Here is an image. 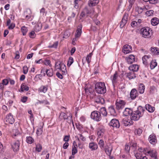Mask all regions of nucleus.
I'll list each match as a JSON object with an SVG mask.
<instances>
[{"instance_id":"obj_1","label":"nucleus","mask_w":159,"mask_h":159,"mask_svg":"<svg viewBox=\"0 0 159 159\" xmlns=\"http://www.w3.org/2000/svg\"><path fill=\"white\" fill-rule=\"evenodd\" d=\"M145 109L141 107H139L137 110L132 111L130 115V119L134 121H137L143 115Z\"/></svg>"},{"instance_id":"obj_17","label":"nucleus","mask_w":159,"mask_h":159,"mask_svg":"<svg viewBox=\"0 0 159 159\" xmlns=\"http://www.w3.org/2000/svg\"><path fill=\"white\" fill-rule=\"evenodd\" d=\"M126 60L128 64H131L135 61V57L134 55H130L126 58Z\"/></svg>"},{"instance_id":"obj_36","label":"nucleus","mask_w":159,"mask_h":159,"mask_svg":"<svg viewBox=\"0 0 159 159\" xmlns=\"http://www.w3.org/2000/svg\"><path fill=\"white\" fill-rule=\"evenodd\" d=\"M157 65V63L155 60H152L150 64V67L151 69H153Z\"/></svg>"},{"instance_id":"obj_61","label":"nucleus","mask_w":159,"mask_h":159,"mask_svg":"<svg viewBox=\"0 0 159 159\" xmlns=\"http://www.w3.org/2000/svg\"><path fill=\"white\" fill-rule=\"evenodd\" d=\"M44 64L46 65H49L50 66H51V65L50 64V61L48 60H45L43 62Z\"/></svg>"},{"instance_id":"obj_50","label":"nucleus","mask_w":159,"mask_h":159,"mask_svg":"<svg viewBox=\"0 0 159 159\" xmlns=\"http://www.w3.org/2000/svg\"><path fill=\"white\" fill-rule=\"evenodd\" d=\"M36 133L39 136L42 134L43 133V127L38 129L36 131Z\"/></svg>"},{"instance_id":"obj_14","label":"nucleus","mask_w":159,"mask_h":159,"mask_svg":"<svg viewBox=\"0 0 159 159\" xmlns=\"http://www.w3.org/2000/svg\"><path fill=\"white\" fill-rule=\"evenodd\" d=\"M116 104L117 108L119 110L124 108L125 104V102L123 100H120L116 102Z\"/></svg>"},{"instance_id":"obj_24","label":"nucleus","mask_w":159,"mask_h":159,"mask_svg":"<svg viewBox=\"0 0 159 159\" xmlns=\"http://www.w3.org/2000/svg\"><path fill=\"white\" fill-rule=\"evenodd\" d=\"M132 110L130 108H126L123 112V115L125 116H128L131 114L132 112Z\"/></svg>"},{"instance_id":"obj_55","label":"nucleus","mask_w":159,"mask_h":159,"mask_svg":"<svg viewBox=\"0 0 159 159\" xmlns=\"http://www.w3.org/2000/svg\"><path fill=\"white\" fill-rule=\"evenodd\" d=\"M135 156L136 157L137 159H142V155L140 153L137 152L136 153L135 155Z\"/></svg>"},{"instance_id":"obj_53","label":"nucleus","mask_w":159,"mask_h":159,"mask_svg":"<svg viewBox=\"0 0 159 159\" xmlns=\"http://www.w3.org/2000/svg\"><path fill=\"white\" fill-rule=\"evenodd\" d=\"M153 11L152 10H150L147 11L146 13V15L148 16H152L153 13Z\"/></svg>"},{"instance_id":"obj_3","label":"nucleus","mask_w":159,"mask_h":159,"mask_svg":"<svg viewBox=\"0 0 159 159\" xmlns=\"http://www.w3.org/2000/svg\"><path fill=\"white\" fill-rule=\"evenodd\" d=\"M152 30L148 27L143 28L140 30V33L143 37L149 38L152 35Z\"/></svg>"},{"instance_id":"obj_38","label":"nucleus","mask_w":159,"mask_h":159,"mask_svg":"<svg viewBox=\"0 0 159 159\" xmlns=\"http://www.w3.org/2000/svg\"><path fill=\"white\" fill-rule=\"evenodd\" d=\"M100 114L101 113L103 116H105L107 115V112L106 111V108L104 107H102L100 108Z\"/></svg>"},{"instance_id":"obj_33","label":"nucleus","mask_w":159,"mask_h":159,"mask_svg":"<svg viewBox=\"0 0 159 159\" xmlns=\"http://www.w3.org/2000/svg\"><path fill=\"white\" fill-rule=\"evenodd\" d=\"M151 51L154 55H159V49L157 48H152Z\"/></svg>"},{"instance_id":"obj_26","label":"nucleus","mask_w":159,"mask_h":159,"mask_svg":"<svg viewBox=\"0 0 159 159\" xmlns=\"http://www.w3.org/2000/svg\"><path fill=\"white\" fill-rule=\"evenodd\" d=\"M145 108L146 109L150 112H153L155 110V108L154 107H152L149 104L146 105Z\"/></svg>"},{"instance_id":"obj_42","label":"nucleus","mask_w":159,"mask_h":159,"mask_svg":"<svg viewBox=\"0 0 159 159\" xmlns=\"http://www.w3.org/2000/svg\"><path fill=\"white\" fill-rule=\"evenodd\" d=\"M84 9V11H85L86 14L88 15L93 14L94 11L92 9H89L86 7Z\"/></svg>"},{"instance_id":"obj_22","label":"nucleus","mask_w":159,"mask_h":159,"mask_svg":"<svg viewBox=\"0 0 159 159\" xmlns=\"http://www.w3.org/2000/svg\"><path fill=\"white\" fill-rule=\"evenodd\" d=\"M99 2L98 0H90L88 2V5L89 7H93L96 5Z\"/></svg>"},{"instance_id":"obj_39","label":"nucleus","mask_w":159,"mask_h":159,"mask_svg":"<svg viewBox=\"0 0 159 159\" xmlns=\"http://www.w3.org/2000/svg\"><path fill=\"white\" fill-rule=\"evenodd\" d=\"M21 89L22 92L24 91H28L29 89V87L25 84H22L21 86Z\"/></svg>"},{"instance_id":"obj_23","label":"nucleus","mask_w":159,"mask_h":159,"mask_svg":"<svg viewBox=\"0 0 159 159\" xmlns=\"http://www.w3.org/2000/svg\"><path fill=\"white\" fill-rule=\"evenodd\" d=\"M145 87L143 84H140L139 85L138 91L140 94L143 93L144 92Z\"/></svg>"},{"instance_id":"obj_31","label":"nucleus","mask_w":159,"mask_h":159,"mask_svg":"<svg viewBox=\"0 0 159 159\" xmlns=\"http://www.w3.org/2000/svg\"><path fill=\"white\" fill-rule=\"evenodd\" d=\"M41 24L40 23H38L35 25L34 28V30L35 31L38 32L41 29Z\"/></svg>"},{"instance_id":"obj_13","label":"nucleus","mask_w":159,"mask_h":159,"mask_svg":"<svg viewBox=\"0 0 159 159\" xmlns=\"http://www.w3.org/2000/svg\"><path fill=\"white\" fill-rule=\"evenodd\" d=\"M128 17V14H125L124 15L122 20L120 23V27L121 28H123L127 22Z\"/></svg>"},{"instance_id":"obj_46","label":"nucleus","mask_w":159,"mask_h":159,"mask_svg":"<svg viewBox=\"0 0 159 159\" xmlns=\"http://www.w3.org/2000/svg\"><path fill=\"white\" fill-rule=\"evenodd\" d=\"M21 30L23 35H25L28 31V29L25 26H23L21 28Z\"/></svg>"},{"instance_id":"obj_60","label":"nucleus","mask_w":159,"mask_h":159,"mask_svg":"<svg viewBox=\"0 0 159 159\" xmlns=\"http://www.w3.org/2000/svg\"><path fill=\"white\" fill-rule=\"evenodd\" d=\"M70 138V135H65L64 136V138H63V141L66 142H67L69 140Z\"/></svg>"},{"instance_id":"obj_20","label":"nucleus","mask_w":159,"mask_h":159,"mask_svg":"<svg viewBox=\"0 0 159 159\" xmlns=\"http://www.w3.org/2000/svg\"><path fill=\"white\" fill-rule=\"evenodd\" d=\"M93 55L92 53H90L88 54L86 57H84L82 60V61L84 63V60H85L86 61H87L88 63L89 64L91 62V58Z\"/></svg>"},{"instance_id":"obj_9","label":"nucleus","mask_w":159,"mask_h":159,"mask_svg":"<svg viewBox=\"0 0 159 159\" xmlns=\"http://www.w3.org/2000/svg\"><path fill=\"white\" fill-rule=\"evenodd\" d=\"M122 123L125 126H129L133 124V120L127 118L123 119L122 121Z\"/></svg>"},{"instance_id":"obj_19","label":"nucleus","mask_w":159,"mask_h":159,"mask_svg":"<svg viewBox=\"0 0 159 159\" xmlns=\"http://www.w3.org/2000/svg\"><path fill=\"white\" fill-rule=\"evenodd\" d=\"M73 146L72 150V155H75L78 152L77 146L75 141H74L73 143Z\"/></svg>"},{"instance_id":"obj_12","label":"nucleus","mask_w":159,"mask_h":159,"mask_svg":"<svg viewBox=\"0 0 159 159\" xmlns=\"http://www.w3.org/2000/svg\"><path fill=\"white\" fill-rule=\"evenodd\" d=\"M130 95L132 99H135L138 95L137 90L135 89H133L130 92Z\"/></svg>"},{"instance_id":"obj_4","label":"nucleus","mask_w":159,"mask_h":159,"mask_svg":"<svg viewBox=\"0 0 159 159\" xmlns=\"http://www.w3.org/2000/svg\"><path fill=\"white\" fill-rule=\"evenodd\" d=\"M91 118L94 120L99 121L102 119V116L99 111H94L91 112Z\"/></svg>"},{"instance_id":"obj_52","label":"nucleus","mask_w":159,"mask_h":159,"mask_svg":"<svg viewBox=\"0 0 159 159\" xmlns=\"http://www.w3.org/2000/svg\"><path fill=\"white\" fill-rule=\"evenodd\" d=\"M98 144L101 148H103L104 147V142L102 139H100L98 143Z\"/></svg>"},{"instance_id":"obj_10","label":"nucleus","mask_w":159,"mask_h":159,"mask_svg":"<svg viewBox=\"0 0 159 159\" xmlns=\"http://www.w3.org/2000/svg\"><path fill=\"white\" fill-rule=\"evenodd\" d=\"M20 141L17 140L12 143L11 144V147L14 152L18 151L20 147Z\"/></svg>"},{"instance_id":"obj_21","label":"nucleus","mask_w":159,"mask_h":159,"mask_svg":"<svg viewBox=\"0 0 159 159\" xmlns=\"http://www.w3.org/2000/svg\"><path fill=\"white\" fill-rule=\"evenodd\" d=\"M139 66L138 65L136 64H134L129 66V69L130 70L132 71L133 72L134 71H137L139 70Z\"/></svg>"},{"instance_id":"obj_6","label":"nucleus","mask_w":159,"mask_h":159,"mask_svg":"<svg viewBox=\"0 0 159 159\" xmlns=\"http://www.w3.org/2000/svg\"><path fill=\"white\" fill-rule=\"evenodd\" d=\"M109 125L113 128H118L120 127V124L119 120L116 119H113L110 122Z\"/></svg>"},{"instance_id":"obj_28","label":"nucleus","mask_w":159,"mask_h":159,"mask_svg":"<svg viewBox=\"0 0 159 159\" xmlns=\"http://www.w3.org/2000/svg\"><path fill=\"white\" fill-rule=\"evenodd\" d=\"M126 76L129 80L133 79L136 77V76L134 72H129L126 73Z\"/></svg>"},{"instance_id":"obj_25","label":"nucleus","mask_w":159,"mask_h":159,"mask_svg":"<svg viewBox=\"0 0 159 159\" xmlns=\"http://www.w3.org/2000/svg\"><path fill=\"white\" fill-rule=\"evenodd\" d=\"M159 23V19L157 17H154L151 20V23L152 25L156 26Z\"/></svg>"},{"instance_id":"obj_56","label":"nucleus","mask_w":159,"mask_h":159,"mask_svg":"<svg viewBox=\"0 0 159 159\" xmlns=\"http://www.w3.org/2000/svg\"><path fill=\"white\" fill-rule=\"evenodd\" d=\"M11 94V92L6 91L5 92L4 95L5 97H8L10 96V95Z\"/></svg>"},{"instance_id":"obj_58","label":"nucleus","mask_w":159,"mask_h":159,"mask_svg":"<svg viewBox=\"0 0 159 159\" xmlns=\"http://www.w3.org/2000/svg\"><path fill=\"white\" fill-rule=\"evenodd\" d=\"M79 135V137H77L78 139L79 140V139H80L83 141H85L86 140V138L84 136H83L82 134H80Z\"/></svg>"},{"instance_id":"obj_32","label":"nucleus","mask_w":159,"mask_h":159,"mask_svg":"<svg viewBox=\"0 0 159 159\" xmlns=\"http://www.w3.org/2000/svg\"><path fill=\"white\" fill-rule=\"evenodd\" d=\"M60 70L62 71L63 75H66V66L62 63L61 65V68H60Z\"/></svg>"},{"instance_id":"obj_59","label":"nucleus","mask_w":159,"mask_h":159,"mask_svg":"<svg viewBox=\"0 0 159 159\" xmlns=\"http://www.w3.org/2000/svg\"><path fill=\"white\" fill-rule=\"evenodd\" d=\"M23 69L24 74H26L28 73V69L27 66H24L23 67Z\"/></svg>"},{"instance_id":"obj_29","label":"nucleus","mask_w":159,"mask_h":159,"mask_svg":"<svg viewBox=\"0 0 159 159\" xmlns=\"http://www.w3.org/2000/svg\"><path fill=\"white\" fill-rule=\"evenodd\" d=\"M45 72L47 75L48 77H52L53 75V71L52 69H46Z\"/></svg>"},{"instance_id":"obj_57","label":"nucleus","mask_w":159,"mask_h":159,"mask_svg":"<svg viewBox=\"0 0 159 159\" xmlns=\"http://www.w3.org/2000/svg\"><path fill=\"white\" fill-rule=\"evenodd\" d=\"M58 44V42H56L52 45L49 46V47L50 48H56L57 47Z\"/></svg>"},{"instance_id":"obj_44","label":"nucleus","mask_w":159,"mask_h":159,"mask_svg":"<svg viewBox=\"0 0 159 159\" xmlns=\"http://www.w3.org/2000/svg\"><path fill=\"white\" fill-rule=\"evenodd\" d=\"M157 91V89L154 86H151L150 88V93L151 94H153Z\"/></svg>"},{"instance_id":"obj_8","label":"nucleus","mask_w":159,"mask_h":159,"mask_svg":"<svg viewBox=\"0 0 159 159\" xmlns=\"http://www.w3.org/2000/svg\"><path fill=\"white\" fill-rule=\"evenodd\" d=\"M132 51L131 46L128 44L125 45L123 48L122 52L125 54L129 53L131 52Z\"/></svg>"},{"instance_id":"obj_51","label":"nucleus","mask_w":159,"mask_h":159,"mask_svg":"<svg viewBox=\"0 0 159 159\" xmlns=\"http://www.w3.org/2000/svg\"><path fill=\"white\" fill-rule=\"evenodd\" d=\"M40 13L41 15L43 16H46L47 12L45 11V9L44 8H42L40 11Z\"/></svg>"},{"instance_id":"obj_2","label":"nucleus","mask_w":159,"mask_h":159,"mask_svg":"<svg viewBox=\"0 0 159 159\" xmlns=\"http://www.w3.org/2000/svg\"><path fill=\"white\" fill-rule=\"evenodd\" d=\"M95 91L98 94H104L106 92L105 84L103 82H98L95 84Z\"/></svg>"},{"instance_id":"obj_5","label":"nucleus","mask_w":159,"mask_h":159,"mask_svg":"<svg viewBox=\"0 0 159 159\" xmlns=\"http://www.w3.org/2000/svg\"><path fill=\"white\" fill-rule=\"evenodd\" d=\"M60 116L63 117L65 120H68L67 122L69 123H72L73 125H74L73 122L72 118V116L71 113H69V116H68L64 112H61L60 114Z\"/></svg>"},{"instance_id":"obj_64","label":"nucleus","mask_w":159,"mask_h":159,"mask_svg":"<svg viewBox=\"0 0 159 159\" xmlns=\"http://www.w3.org/2000/svg\"><path fill=\"white\" fill-rule=\"evenodd\" d=\"M31 11L29 9H27L25 12V15H31Z\"/></svg>"},{"instance_id":"obj_41","label":"nucleus","mask_w":159,"mask_h":159,"mask_svg":"<svg viewBox=\"0 0 159 159\" xmlns=\"http://www.w3.org/2000/svg\"><path fill=\"white\" fill-rule=\"evenodd\" d=\"M34 141V139L31 137H27L26 139V142L29 144H32Z\"/></svg>"},{"instance_id":"obj_63","label":"nucleus","mask_w":159,"mask_h":159,"mask_svg":"<svg viewBox=\"0 0 159 159\" xmlns=\"http://www.w3.org/2000/svg\"><path fill=\"white\" fill-rule=\"evenodd\" d=\"M150 152V150H149L147 148H144L143 153L146 155L149 154Z\"/></svg>"},{"instance_id":"obj_43","label":"nucleus","mask_w":159,"mask_h":159,"mask_svg":"<svg viewBox=\"0 0 159 159\" xmlns=\"http://www.w3.org/2000/svg\"><path fill=\"white\" fill-rule=\"evenodd\" d=\"M36 104H40L44 105H47L49 103L48 102L47 100H43L42 101L38 100V101L36 103Z\"/></svg>"},{"instance_id":"obj_30","label":"nucleus","mask_w":159,"mask_h":159,"mask_svg":"<svg viewBox=\"0 0 159 159\" xmlns=\"http://www.w3.org/2000/svg\"><path fill=\"white\" fill-rule=\"evenodd\" d=\"M118 78V75L117 72H116L114 74L113 76L111 77V79L112 80L113 84L116 83L117 81V79Z\"/></svg>"},{"instance_id":"obj_7","label":"nucleus","mask_w":159,"mask_h":159,"mask_svg":"<svg viewBox=\"0 0 159 159\" xmlns=\"http://www.w3.org/2000/svg\"><path fill=\"white\" fill-rule=\"evenodd\" d=\"M148 140L150 143L152 145L155 144L157 142L156 136L153 134H152L149 136Z\"/></svg>"},{"instance_id":"obj_40","label":"nucleus","mask_w":159,"mask_h":159,"mask_svg":"<svg viewBox=\"0 0 159 159\" xmlns=\"http://www.w3.org/2000/svg\"><path fill=\"white\" fill-rule=\"evenodd\" d=\"M48 89L47 87L45 86H42L39 89V91L40 92H43L44 93H45Z\"/></svg>"},{"instance_id":"obj_45","label":"nucleus","mask_w":159,"mask_h":159,"mask_svg":"<svg viewBox=\"0 0 159 159\" xmlns=\"http://www.w3.org/2000/svg\"><path fill=\"white\" fill-rule=\"evenodd\" d=\"M152 157V158L154 157H157V152L155 151H151L149 153V154Z\"/></svg>"},{"instance_id":"obj_35","label":"nucleus","mask_w":159,"mask_h":159,"mask_svg":"<svg viewBox=\"0 0 159 159\" xmlns=\"http://www.w3.org/2000/svg\"><path fill=\"white\" fill-rule=\"evenodd\" d=\"M95 102L97 103L103 104L105 103V101L104 99L100 97H98L96 99Z\"/></svg>"},{"instance_id":"obj_62","label":"nucleus","mask_w":159,"mask_h":159,"mask_svg":"<svg viewBox=\"0 0 159 159\" xmlns=\"http://www.w3.org/2000/svg\"><path fill=\"white\" fill-rule=\"evenodd\" d=\"M9 82L8 80L7 79H4L2 81V84L3 85H7Z\"/></svg>"},{"instance_id":"obj_27","label":"nucleus","mask_w":159,"mask_h":159,"mask_svg":"<svg viewBox=\"0 0 159 159\" xmlns=\"http://www.w3.org/2000/svg\"><path fill=\"white\" fill-rule=\"evenodd\" d=\"M104 129H103L99 128L98 129L97 134L99 138H101L103 136L104 133Z\"/></svg>"},{"instance_id":"obj_34","label":"nucleus","mask_w":159,"mask_h":159,"mask_svg":"<svg viewBox=\"0 0 159 159\" xmlns=\"http://www.w3.org/2000/svg\"><path fill=\"white\" fill-rule=\"evenodd\" d=\"M112 150V147L110 146L105 148V152L107 155L110 156L111 154Z\"/></svg>"},{"instance_id":"obj_16","label":"nucleus","mask_w":159,"mask_h":159,"mask_svg":"<svg viewBox=\"0 0 159 159\" xmlns=\"http://www.w3.org/2000/svg\"><path fill=\"white\" fill-rule=\"evenodd\" d=\"M89 147L92 151L95 150L98 148V145L96 143L92 142L89 143Z\"/></svg>"},{"instance_id":"obj_54","label":"nucleus","mask_w":159,"mask_h":159,"mask_svg":"<svg viewBox=\"0 0 159 159\" xmlns=\"http://www.w3.org/2000/svg\"><path fill=\"white\" fill-rule=\"evenodd\" d=\"M134 132L136 134L139 135L142 133V130L141 129L139 128L135 130Z\"/></svg>"},{"instance_id":"obj_48","label":"nucleus","mask_w":159,"mask_h":159,"mask_svg":"<svg viewBox=\"0 0 159 159\" xmlns=\"http://www.w3.org/2000/svg\"><path fill=\"white\" fill-rule=\"evenodd\" d=\"M42 149V146L39 144H37L36 145V150L38 152H40Z\"/></svg>"},{"instance_id":"obj_49","label":"nucleus","mask_w":159,"mask_h":159,"mask_svg":"<svg viewBox=\"0 0 159 159\" xmlns=\"http://www.w3.org/2000/svg\"><path fill=\"white\" fill-rule=\"evenodd\" d=\"M62 63V62H61L60 61H57L55 63V68L56 69H60V68H61V65Z\"/></svg>"},{"instance_id":"obj_47","label":"nucleus","mask_w":159,"mask_h":159,"mask_svg":"<svg viewBox=\"0 0 159 159\" xmlns=\"http://www.w3.org/2000/svg\"><path fill=\"white\" fill-rule=\"evenodd\" d=\"M73 62V59L72 57H70L68 61L67 65L68 66H70Z\"/></svg>"},{"instance_id":"obj_11","label":"nucleus","mask_w":159,"mask_h":159,"mask_svg":"<svg viewBox=\"0 0 159 159\" xmlns=\"http://www.w3.org/2000/svg\"><path fill=\"white\" fill-rule=\"evenodd\" d=\"M6 121L7 123L10 124H13L15 121L13 116L11 113H9L7 116L6 117Z\"/></svg>"},{"instance_id":"obj_18","label":"nucleus","mask_w":159,"mask_h":159,"mask_svg":"<svg viewBox=\"0 0 159 159\" xmlns=\"http://www.w3.org/2000/svg\"><path fill=\"white\" fill-rule=\"evenodd\" d=\"M150 57L148 56L145 55L142 57L143 63L145 65H147L149 62L150 61Z\"/></svg>"},{"instance_id":"obj_37","label":"nucleus","mask_w":159,"mask_h":159,"mask_svg":"<svg viewBox=\"0 0 159 159\" xmlns=\"http://www.w3.org/2000/svg\"><path fill=\"white\" fill-rule=\"evenodd\" d=\"M108 110L110 114L111 115L115 116L116 115L115 110L113 106H110L108 107Z\"/></svg>"},{"instance_id":"obj_15","label":"nucleus","mask_w":159,"mask_h":159,"mask_svg":"<svg viewBox=\"0 0 159 159\" xmlns=\"http://www.w3.org/2000/svg\"><path fill=\"white\" fill-rule=\"evenodd\" d=\"M82 25H79L77 27V30L76 31V33L75 35V38H79L82 33Z\"/></svg>"}]
</instances>
